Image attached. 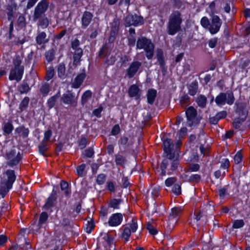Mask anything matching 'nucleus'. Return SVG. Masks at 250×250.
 Instances as JSON below:
<instances>
[{
	"instance_id": "nucleus-17",
	"label": "nucleus",
	"mask_w": 250,
	"mask_h": 250,
	"mask_svg": "<svg viewBox=\"0 0 250 250\" xmlns=\"http://www.w3.org/2000/svg\"><path fill=\"white\" fill-rule=\"evenodd\" d=\"M35 41L37 45H42V48L44 49L46 43L49 42V40L47 38L46 33L44 31H42L38 32L37 36L35 38Z\"/></svg>"
},
{
	"instance_id": "nucleus-51",
	"label": "nucleus",
	"mask_w": 250,
	"mask_h": 250,
	"mask_svg": "<svg viewBox=\"0 0 250 250\" xmlns=\"http://www.w3.org/2000/svg\"><path fill=\"white\" fill-rule=\"evenodd\" d=\"M106 179V175L104 173L99 174L96 179V182L98 185H102L104 184Z\"/></svg>"
},
{
	"instance_id": "nucleus-19",
	"label": "nucleus",
	"mask_w": 250,
	"mask_h": 250,
	"mask_svg": "<svg viewBox=\"0 0 250 250\" xmlns=\"http://www.w3.org/2000/svg\"><path fill=\"white\" fill-rule=\"evenodd\" d=\"M202 213L200 211L196 214H194L193 218L188 220L189 223L194 229H199L202 225L201 223V218L202 217Z\"/></svg>"
},
{
	"instance_id": "nucleus-11",
	"label": "nucleus",
	"mask_w": 250,
	"mask_h": 250,
	"mask_svg": "<svg viewBox=\"0 0 250 250\" xmlns=\"http://www.w3.org/2000/svg\"><path fill=\"white\" fill-rule=\"evenodd\" d=\"M142 63L138 61H133L126 69L125 77L132 79L140 69Z\"/></svg>"
},
{
	"instance_id": "nucleus-59",
	"label": "nucleus",
	"mask_w": 250,
	"mask_h": 250,
	"mask_svg": "<svg viewBox=\"0 0 250 250\" xmlns=\"http://www.w3.org/2000/svg\"><path fill=\"white\" fill-rule=\"evenodd\" d=\"M201 180V176L200 175L198 174H191L188 179V181L190 183H199Z\"/></svg>"
},
{
	"instance_id": "nucleus-64",
	"label": "nucleus",
	"mask_w": 250,
	"mask_h": 250,
	"mask_svg": "<svg viewBox=\"0 0 250 250\" xmlns=\"http://www.w3.org/2000/svg\"><path fill=\"white\" fill-rule=\"evenodd\" d=\"M245 223L243 219H237L234 220L232 224V228L233 229H240L244 226Z\"/></svg>"
},
{
	"instance_id": "nucleus-26",
	"label": "nucleus",
	"mask_w": 250,
	"mask_h": 250,
	"mask_svg": "<svg viewBox=\"0 0 250 250\" xmlns=\"http://www.w3.org/2000/svg\"><path fill=\"white\" fill-rule=\"evenodd\" d=\"M2 129L4 136H7L12 133L14 129V126L12 122L8 121L6 123H4L2 125Z\"/></svg>"
},
{
	"instance_id": "nucleus-44",
	"label": "nucleus",
	"mask_w": 250,
	"mask_h": 250,
	"mask_svg": "<svg viewBox=\"0 0 250 250\" xmlns=\"http://www.w3.org/2000/svg\"><path fill=\"white\" fill-rule=\"evenodd\" d=\"M11 188H9L6 183H2L0 186V196L4 198Z\"/></svg>"
},
{
	"instance_id": "nucleus-39",
	"label": "nucleus",
	"mask_w": 250,
	"mask_h": 250,
	"mask_svg": "<svg viewBox=\"0 0 250 250\" xmlns=\"http://www.w3.org/2000/svg\"><path fill=\"white\" fill-rule=\"evenodd\" d=\"M181 183L180 182H176L171 188V192L176 196H179L182 193Z\"/></svg>"
},
{
	"instance_id": "nucleus-55",
	"label": "nucleus",
	"mask_w": 250,
	"mask_h": 250,
	"mask_svg": "<svg viewBox=\"0 0 250 250\" xmlns=\"http://www.w3.org/2000/svg\"><path fill=\"white\" fill-rule=\"evenodd\" d=\"M55 74L53 66H50L46 71L45 80L47 81L50 80L53 78Z\"/></svg>"
},
{
	"instance_id": "nucleus-47",
	"label": "nucleus",
	"mask_w": 250,
	"mask_h": 250,
	"mask_svg": "<svg viewBox=\"0 0 250 250\" xmlns=\"http://www.w3.org/2000/svg\"><path fill=\"white\" fill-rule=\"evenodd\" d=\"M86 167V165L85 164H82L80 165H79L76 167L77 174L79 177H82L84 176L86 174L85 171V168Z\"/></svg>"
},
{
	"instance_id": "nucleus-45",
	"label": "nucleus",
	"mask_w": 250,
	"mask_h": 250,
	"mask_svg": "<svg viewBox=\"0 0 250 250\" xmlns=\"http://www.w3.org/2000/svg\"><path fill=\"white\" fill-rule=\"evenodd\" d=\"M129 139L125 135L121 136L118 141V145L120 146H122L125 148L128 146Z\"/></svg>"
},
{
	"instance_id": "nucleus-29",
	"label": "nucleus",
	"mask_w": 250,
	"mask_h": 250,
	"mask_svg": "<svg viewBox=\"0 0 250 250\" xmlns=\"http://www.w3.org/2000/svg\"><path fill=\"white\" fill-rule=\"evenodd\" d=\"M65 71L66 69L64 63L63 62L60 63L57 68L58 77L62 80L64 79L67 77Z\"/></svg>"
},
{
	"instance_id": "nucleus-42",
	"label": "nucleus",
	"mask_w": 250,
	"mask_h": 250,
	"mask_svg": "<svg viewBox=\"0 0 250 250\" xmlns=\"http://www.w3.org/2000/svg\"><path fill=\"white\" fill-rule=\"evenodd\" d=\"M115 157V162L117 166H124L125 165L126 161L125 157L119 154H116Z\"/></svg>"
},
{
	"instance_id": "nucleus-32",
	"label": "nucleus",
	"mask_w": 250,
	"mask_h": 250,
	"mask_svg": "<svg viewBox=\"0 0 250 250\" xmlns=\"http://www.w3.org/2000/svg\"><path fill=\"white\" fill-rule=\"evenodd\" d=\"M48 217L49 215L46 211H42L41 213L37 225L39 229L42 228V225L46 223Z\"/></svg>"
},
{
	"instance_id": "nucleus-10",
	"label": "nucleus",
	"mask_w": 250,
	"mask_h": 250,
	"mask_svg": "<svg viewBox=\"0 0 250 250\" xmlns=\"http://www.w3.org/2000/svg\"><path fill=\"white\" fill-rule=\"evenodd\" d=\"M210 16L211 21L210 22L209 32L211 35H214L219 31L222 24V21L217 15Z\"/></svg>"
},
{
	"instance_id": "nucleus-25",
	"label": "nucleus",
	"mask_w": 250,
	"mask_h": 250,
	"mask_svg": "<svg viewBox=\"0 0 250 250\" xmlns=\"http://www.w3.org/2000/svg\"><path fill=\"white\" fill-rule=\"evenodd\" d=\"M188 94L191 96H195L198 90V83L196 80L192 81L188 86Z\"/></svg>"
},
{
	"instance_id": "nucleus-50",
	"label": "nucleus",
	"mask_w": 250,
	"mask_h": 250,
	"mask_svg": "<svg viewBox=\"0 0 250 250\" xmlns=\"http://www.w3.org/2000/svg\"><path fill=\"white\" fill-rule=\"evenodd\" d=\"M22 239L24 241V244L19 245L20 248L21 249L26 248L27 249L31 248V246L30 244V242L28 241V239L24 237H21L20 238H18V243H20V241H22Z\"/></svg>"
},
{
	"instance_id": "nucleus-38",
	"label": "nucleus",
	"mask_w": 250,
	"mask_h": 250,
	"mask_svg": "<svg viewBox=\"0 0 250 250\" xmlns=\"http://www.w3.org/2000/svg\"><path fill=\"white\" fill-rule=\"evenodd\" d=\"M92 92L90 90H87L85 91L81 97V104L84 105L92 97Z\"/></svg>"
},
{
	"instance_id": "nucleus-8",
	"label": "nucleus",
	"mask_w": 250,
	"mask_h": 250,
	"mask_svg": "<svg viewBox=\"0 0 250 250\" xmlns=\"http://www.w3.org/2000/svg\"><path fill=\"white\" fill-rule=\"evenodd\" d=\"M111 26L109 36L108 38V43H112L115 42L120 29V21L117 17L113 19L112 22L110 23Z\"/></svg>"
},
{
	"instance_id": "nucleus-34",
	"label": "nucleus",
	"mask_w": 250,
	"mask_h": 250,
	"mask_svg": "<svg viewBox=\"0 0 250 250\" xmlns=\"http://www.w3.org/2000/svg\"><path fill=\"white\" fill-rule=\"evenodd\" d=\"M196 102L199 107L201 108H204L207 105V97L205 95L201 94L196 98Z\"/></svg>"
},
{
	"instance_id": "nucleus-56",
	"label": "nucleus",
	"mask_w": 250,
	"mask_h": 250,
	"mask_svg": "<svg viewBox=\"0 0 250 250\" xmlns=\"http://www.w3.org/2000/svg\"><path fill=\"white\" fill-rule=\"evenodd\" d=\"M78 144L81 149H84L87 144V138L85 136L82 135L80 139L78 141Z\"/></svg>"
},
{
	"instance_id": "nucleus-6",
	"label": "nucleus",
	"mask_w": 250,
	"mask_h": 250,
	"mask_svg": "<svg viewBox=\"0 0 250 250\" xmlns=\"http://www.w3.org/2000/svg\"><path fill=\"white\" fill-rule=\"evenodd\" d=\"M144 23V19L142 16L136 14H128L125 18L124 24L125 27H130L131 25L138 26Z\"/></svg>"
},
{
	"instance_id": "nucleus-1",
	"label": "nucleus",
	"mask_w": 250,
	"mask_h": 250,
	"mask_svg": "<svg viewBox=\"0 0 250 250\" xmlns=\"http://www.w3.org/2000/svg\"><path fill=\"white\" fill-rule=\"evenodd\" d=\"M163 141V148L164 150L163 157L165 158L163 159L161 165L160 169L161 175H166V169L169 164L168 160L171 161L170 168L168 169L167 174L170 175L175 171L179 166L180 160L178 157L175 158V152L174 150V145L171 139L166 138L163 136L162 138Z\"/></svg>"
},
{
	"instance_id": "nucleus-46",
	"label": "nucleus",
	"mask_w": 250,
	"mask_h": 250,
	"mask_svg": "<svg viewBox=\"0 0 250 250\" xmlns=\"http://www.w3.org/2000/svg\"><path fill=\"white\" fill-rule=\"evenodd\" d=\"M29 98L28 97H25L21 102L19 105V109L21 111H22L24 109L27 108L29 103Z\"/></svg>"
},
{
	"instance_id": "nucleus-62",
	"label": "nucleus",
	"mask_w": 250,
	"mask_h": 250,
	"mask_svg": "<svg viewBox=\"0 0 250 250\" xmlns=\"http://www.w3.org/2000/svg\"><path fill=\"white\" fill-rule=\"evenodd\" d=\"M210 21L207 17H203L201 19L200 23L203 27L208 29L209 31V28Z\"/></svg>"
},
{
	"instance_id": "nucleus-41",
	"label": "nucleus",
	"mask_w": 250,
	"mask_h": 250,
	"mask_svg": "<svg viewBox=\"0 0 250 250\" xmlns=\"http://www.w3.org/2000/svg\"><path fill=\"white\" fill-rule=\"evenodd\" d=\"M18 89L21 94H27L31 89L27 83L23 82L18 86Z\"/></svg>"
},
{
	"instance_id": "nucleus-53",
	"label": "nucleus",
	"mask_w": 250,
	"mask_h": 250,
	"mask_svg": "<svg viewBox=\"0 0 250 250\" xmlns=\"http://www.w3.org/2000/svg\"><path fill=\"white\" fill-rule=\"evenodd\" d=\"M146 229L151 235H155L158 233L157 229L155 228L150 222H148L146 227Z\"/></svg>"
},
{
	"instance_id": "nucleus-33",
	"label": "nucleus",
	"mask_w": 250,
	"mask_h": 250,
	"mask_svg": "<svg viewBox=\"0 0 250 250\" xmlns=\"http://www.w3.org/2000/svg\"><path fill=\"white\" fill-rule=\"evenodd\" d=\"M122 202H123V200L122 199H112L108 203V207L114 209H119L120 208V205Z\"/></svg>"
},
{
	"instance_id": "nucleus-37",
	"label": "nucleus",
	"mask_w": 250,
	"mask_h": 250,
	"mask_svg": "<svg viewBox=\"0 0 250 250\" xmlns=\"http://www.w3.org/2000/svg\"><path fill=\"white\" fill-rule=\"evenodd\" d=\"M17 7V4L15 2L12 3L11 5H8L6 6V14L7 15V20L10 21H11L13 17V10Z\"/></svg>"
},
{
	"instance_id": "nucleus-61",
	"label": "nucleus",
	"mask_w": 250,
	"mask_h": 250,
	"mask_svg": "<svg viewBox=\"0 0 250 250\" xmlns=\"http://www.w3.org/2000/svg\"><path fill=\"white\" fill-rule=\"evenodd\" d=\"M220 168L223 169H226L228 171V168L230 167V163L229 159L223 158L221 161Z\"/></svg>"
},
{
	"instance_id": "nucleus-58",
	"label": "nucleus",
	"mask_w": 250,
	"mask_h": 250,
	"mask_svg": "<svg viewBox=\"0 0 250 250\" xmlns=\"http://www.w3.org/2000/svg\"><path fill=\"white\" fill-rule=\"evenodd\" d=\"M107 48V43L104 44L98 52V58H104L110 54V52H107L105 55H104L105 50Z\"/></svg>"
},
{
	"instance_id": "nucleus-15",
	"label": "nucleus",
	"mask_w": 250,
	"mask_h": 250,
	"mask_svg": "<svg viewBox=\"0 0 250 250\" xmlns=\"http://www.w3.org/2000/svg\"><path fill=\"white\" fill-rule=\"evenodd\" d=\"M57 204V199L48 196L43 205L42 208L51 214L56 208Z\"/></svg>"
},
{
	"instance_id": "nucleus-7",
	"label": "nucleus",
	"mask_w": 250,
	"mask_h": 250,
	"mask_svg": "<svg viewBox=\"0 0 250 250\" xmlns=\"http://www.w3.org/2000/svg\"><path fill=\"white\" fill-rule=\"evenodd\" d=\"M185 114L188 126L191 127L194 125H198L199 124V120L197 118V110L193 106H190L186 109Z\"/></svg>"
},
{
	"instance_id": "nucleus-60",
	"label": "nucleus",
	"mask_w": 250,
	"mask_h": 250,
	"mask_svg": "<svg viewBox=\"0 0 250 250\" xmlns=\"http://www.w3.org/2000/svg\"><path fill=\"white\" fill-rule=\"evenodd\" d=\"M244 166V164L239 165L235 166L233 169V175H235V177L240 178L241 176V168Z\"/></svg>"
},
{
	"instance_id": "nucleus-40",
	"label": "nucleus",
	"mask_w": 250,
	"mask_h": 250,
	"mask_svg": "<svg viewBox=\"0 0 250 250\" xmlns=\"http://www.w3.org/2000/svg\"><path fill=\"white\" fill-rule=\"evenodd\" d=\"M16 131L19 133H21V136L23 139L27 138L29 133V129L23 125L17 127Z\"/></svg>"
},
{
	"instance_id": "nucleus-57",
	"label": "nucleus",
	"mask_w": 250,
	"mask_h": 250,
	"mask_svg": "<svg viewBox=\"0 0 250 250\" xmlns=\"http://www.w3.org/2000/svg\"><path fill=\"white\" fill-rule=\"evenodd\" d=\"M190 98L187 94H184L179 99L180 104L182 106H185L190 102Z\"/></svg>"
},
{
	"instance_id": "nucleus-31",
	"label": "nucleus",
	"mask_w": 250,
	"mask_h": 250,
	"mask_svg": "<svg viewBox=\"0 0 250 250\" xmlns=\"http://www.w3.org/2000/svg\"><path fill=\"white\" fill-rule=\"evenodd\" d=\"M229 185L228 184L218 189L217 191V194L219 195L220 199H224L226 196L229 195Z\"/></svg>"
},
{
	"instance_id": "nucleus-24",
	"label": "nucleus",
	"mask_w": 250,
	"mask_h": 250,
	"mask_svg": "<svg viewBox=\"0 0 250 250\" xmlns=\"http://www.w3.org/2000/svg\"><path fill=\"white\" fill-rule=\"evenodd\" d=\"M157 97V90L154 88L149 89L146 93L147 102L149 104H153Z\"/></svg>"
},
{
	"instance_id": "nucleus-14",
	"label": "nucleus",
	"mask_w": 250,
	"mask_h": 250,
	"mask_svg": "<svg viewBox=\"0 0 250 250\" xmlns=\"http://www.w3.org/2000/svg\"><path fill=\"white\" fill-rule=\"evenodd\" d=\"M235 112L240 117L247 118L248 111L247 109V104L244 102L235 103Z\"/></svg>"
},
{
	"instance_id": "nucleus-22",
	"label": "nucleus",
	"mask_w": 250,
	"mask_h": 250,
	"mask_svg": "<svg viewBox=\"0 0 250 250\" xmlns=\"http://www.w3.org/2000/svg\"><path fill=\"white\" fill-rule=\"evenodd\" d=\"M5 174L7 176V180L5 183L7 185L9 188H12L13 185L16 179L15 172L12 169H7L5 172Z\"/></svg>"
},
{
	"instance_id": "nucleus-36",
	"label": "nucleus",
	"mask_w": 250,
	"mask_h": 250,
	"mask_svg": "<svg viewBox=\"0 0 250 250\" xmlns=\"http://www.w3.org/2000/svg\"><path fill=\"white\" fill-rule=\"evenodd\" d=\"M46 142L42 141L41 143L38 146V153L39 154L44 156L47 157V155L45 152L48 149V146L45 144Z\"/></svg>"
},
{
	"instance_id": "nucleus-35",
	"label": "nucleus",
	"mask_w": 250,
	"mask_h": 250,
	"mask_svg": "<svg viewBox=\"0 0 250 250\" xmlns=\"http://www.w3.org/2000/svg\"><path fill=\"white\" fill-rule=\"evenodd\" d=\"M60 187L62 191L64 192L65 197H70L71 195V191L68 189V183L62 180L60 182Z\"/></svg>"
},
{
	"instance_id": "nucleus-49",
	"label": "nucleus",
	"mask_w": 250,
	"mask_h": 250,
	"mask_svg": "<svg viewBox=\"0 0 250 250\" xmlns=\"http://www.w3.org/2000/svg\"><path fill=\"white\" fill-rule=\"evenodd\" d=\"M131 232L130 228L128 227H125L122 233V237L127 242L130 237Z\"/></svg>"
},
{
	"instance_id": "nucleus-63",
	"label": "nucleus",
	"mask_w": 250,
	"mask_h": 250,
	"mask_svg": "<svg viewBox=\"0 0 250 250\" xmlns=\"http://www.w3.org/2000/svg\"><path fill=\"white\" fill-rule=\"evenodd\" d=\"M243 158V156L241 152V151L239 150L238 151H237L236 153L234 155L233 157V160L235 164L236 165L239 164L242 161Z\"/></svg>"
},
{
	"instance_id": "nucleus-3",
	"label": "nucleus",
	"mask_w": 250,
	"mask_h": 250,
	"mask_svg": "<svg viewBox=\"0 0 250 250\" xmlns=\"http://www.w3.org/2000/svg\"><path fill=\"white\" fill-rule=\"evenodd\" d=\"M21 63L22 58L19 55L16 54L13 60L14 67L10 70L9 75L10 81L16 80L19 82L21 80L24 70V67Z\"/></svg>"
},
{
	"instance_id": "nucleus-20",
	"label": "nucleus",
	"mask_w": 250,
	"mask_h": 250,
	"mask_svg": "<svg viewBox=\"0 0 250 250\" xmlns=\"http://www.w3.org/2000/svg\"><path fill=\"white\" fill-rule=\"evenodd\" d=\"M86 77V74L85 72L79 73L74 78L73 82L71 83V87L75 89L79 88L83 84Z\"/></svg>"
},
{
	"instance_id": "nucleus-43",
	"label": "nucleus",
	"mask_w": 250,
	"mask_h": 250,
	"mask_svg": "<svg viewBox=\"0 0 250 250\" xmlns=\"http://www.w3.org/2000/svg\"><path fill=\"white\" fill-rule=\"evenodd\" d=\"M246 120V118L240 117L235 118L232 123L233 127L236 129H239Z\"/></svg>"
},
{
	"instance_id": "nucleus-5",
	"label": "nucleus",
	"mask_w": 250,
	"mask_h": 250,
	"mask_svg": "<svg viewBox=\"0 0 250 250\" xmlns=\"http://www.w3.org/2000/svg\"><path fill=\"white\" fill-rule=\"evenodd\" d=\"M215 102L219 107H222L226 104L231 105L235 101L234 94L231 90L227 91L226 93L220 92L215 98Z\"/></svg>"
},
{
	"instance_id": "nucleus-18",
	"label": "nucleus",
	"mask_w": 250,
	"mask_h": 250,
	"mask_svg": "<svg viewBox=\"0 0 250 250\" xmlns=\"http://www.w3.org/2000/svg\"><path fill=\"white\" fill-rule=\"evenodd\" d=\"M156 56L160 68L163 71H165L167 66L163 50L161 48H157L156 52Z\"/></svg>"
},
{
	"instance_id": "nucleus-54",
	"label": "nucleus",
	"mask_w": 250,
	"mask_h": 250,
	"mask_svg": "<svg viewBox=\"0 0 250 250\" xmlns=\"http://www.w3.org/2000/svg\"><path fill=\"white\" fill-rule=\"evenodd\" d=\"M94 149L92 147H89L84 150L82 155H83L84 158H92L94 157Z\"/></svg>"
},
{
	"instance_id": "nucleus-21",
	"label": "nucleus",
	"mask_w": 250,
	"mask_h": 250,
	"mask_svg": "<svg viewBox=\"0 0 250 250\" xmlns=\"http://www.w3.org/2000/svg\"><path fill=\"white\" fill-rule=\"evenodd\" d=\"M140 90L136 84L131 85L128 90V94L131 98L135 97L136 100L140 99Z\"/></svg>"
},
{
	"instance_id": "nucleus-48",
	"label": "nucleus",
	"mask_w": 250,
	"mask_h": 250,
	"mask_svg": "<svg viewBox=\"0 0 250 250\" xmlns=\"http://www.w3.org/2000/svg\"><path fill=\"white\" fill-rule=\"evenodd\" d=\"M50 91V86L48 83H45L44 84L42 85L40 89V92L42 94L43 96H46Z\"/></svg>"
},
{
	"instance_id": "nucleus-12",
	"label": "nucleus",
	"mask_w": 250,
	"mask_h": 250,
	"mask_svg": "<svg viewBox=\"0 0 250 250\" xmlns=\"http://www.w3.org/2000/svg\"><path fill=\"white\" fill-rule=\"evenodd\" d=\"M123 221V215L120 212L112 213L109 217L107 222L108 225L111 227L120 226Z\"/></svg>"
},
{
	"instance_id": "nucleus-23",
	"label": "nucleus",
	"mask_w": 250,
	"mask_h": 250,
	"mask_svg": "<svg viewBox=\"0 0 250 250\" xmlns=\"http://www.w3.org/2000/svg\"><path fill=\"white\" fill-rule=\"evenodd\" d=\"M182 210L181 207H174L171 208V212L169 214V219L177 222L179 217L182 214Z\"/></svg>"
},
{
	"instance_id": "nucleus-27",
	"label": "nucleus",
	"mask_w": 250,
	"mask_h": 250,
	"mask_svg": "<svg viewBox=\"0 0 250 250\" xmlns=\"http://www.w3.org/2000/svg\"><path fill=\"white\" fill-rule=\"evenodd\" d=\"M22 157L20 152L16 154V157L9 160L7 162V165L11 167L17 166L21 160Z\"/></svg>"
},
{
	"instance_id": "nucleus-2",
	"label": "nucleus",
	"mask_w": 250,
	"mask_h": 250,
	"mask_svg": "<svg viewBox=\"0 0 250 250\" xmlns=\"http://www.w3.org/2000/svg\"><path fill=\"white\" fill-rule=\"evenodd\" d=\"M183 22L182 14L180 11H173L169 16L167 24V32L168 35L174 36L182 30L181 24Z\"/></svg>"
},
{
	"instance_id": "nucleus-30",
	"label": "nucleus",
	"mask_w": 250,
	"mask_h": 250,
	"mask_svg": "<svg viewBox=\"0 0 250 250\" xmlns=\"http://www.w3.org/2000/svg\"><path fill=\"white\" fill-rule=\"evenodd\" d=\"M56 50L54 48H51L45 53V59L47 63L52 62L55 59Z\"/></svg>"
},
{
	"instance_id": "nucleus-28",
	"label": "nucleus",
	"mask_w": 250,
	"mask_h": 250,
	"mask_svg": "<svg viewBox=\"0 0 250 250\" xmlns=\"http://www.w3.org/2000/svg\"><path fill=\"white\" fill-rule=\"evenodd\" d=\"M60 95V92L58 91L56 94L49 98L46 102L47 107L49 109H52L55 105L57 100Z\"/></svg>"
},
{
	"instance_id": "nucleus-9",
	"label": "nucleus",
	"mask_w": 250,
	"mask_h": 250,
	"mask_svg": "<svg viewBox=\"0 0 250 250\" xmlns=\"http://www.w3.org/2000/svg\"><path fill=\"white\" fill-rule=\"evenodd\" d=\"M48 7V3L46 0H42L40 1L35 8L33 19L35 21L39 19L42 15L44 14Z\"/></svg>"
},
{
	"instance_id": "nucleus-13",
	"label": "nucleus",
	"mask_w": 250,
	"mask_h": 250,
	"mask_svg": "<svg viewBox=\"0 0 250 250\" xmlns=\"http://www.w3.org/2000/svg\"><path fill=\"white\" fill-rule=\"evenodd\" d=\"M60 101L63 104L70 106H76L77 105V99L73 93L63 94Z\"/></svg>"
},
{
	"instance_id": "nucleus-4",
	"label": "nucleus",
	"mask_w": 250,
	"mask_h": 250,
	"mask_svg": "<svg viewBox=\"0 0 250 250\" xmlns=\"http://www.w3.org/2000/svg\"><path fill=\"white\" fill-rule=\"evenodd\" d=\"M136 49H144L146 53V57L151 60L154 56L155 45L150 39L145 36H140L136 42Z\"/></svg>"
},
{
	"instance_id": "nucleus-16",
	"label": "nucleus",
	"mask_w": 250,
	"mask_h": 250,
	"mask_svg": "<svg viewBox=\"0 0 250 250\" xmlns=\"http://www.w3.org/2000/svg\"><path fill=\"white\" fill-rule=\"evenodd\" d=\"M93 14L90 11H85L83 12L81 18V28L86 29L92 22Z\"/></svg>"
},
{
	"instance_id": "nucleus-52",
	"label": "nucleus",
	"mask_w": 250,
	"mask_h": 250,
	"mask_svg": "<svg viewBox=\"0 0 250 250\" xmlns=\"http://www.w3.org/2000/svg\"><path fill=\"white\" fill-rule=\"evenodd\" d=\"M95 224L93 219L87 222L85 228V232L88 234H90L94 229Z\"/></svg>"
}]
</instances>
